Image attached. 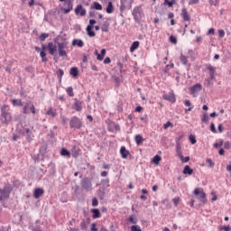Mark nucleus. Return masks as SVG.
I'll use <instances>...</instances> for the list:
<instances>
[{
  "label": "nucleus",
  "instance_id": "f257e3e1",
  "mask_svg": "<svg viewBox=\"0 0 231 231\" xmlns=\"http://www.w3.org/2000/svg\"><path fill=\"white\" fill-rule=\"evenodd\" d=\"M0 120L2 124L8 125L9 122H12V114L10 113V106L8 105H3L1 106Z\"/></svg>",
  "mask_w": 231,
  "mask_h": 231
},
{
  "label": "nucleus",
  "instance_id": "f03ea898",
  "mask_svg": "<svg viewBox=\"0 0 231 231\" xmlns=\"http://www.w3.org/2000/svg\"><path fill=\"white\" fill-rule=\"evenodd\" d=\"M134 21L137 23V24H140L142 23V19L145 17V14H143V9H142V6L137 5L134 8L132 12Z\"/></svg>",
  "mask_w": 231,
  "mask_h": 231
},
{
  "label": "nucleus",
  "instance_id": "7ed1b4c3",
  "mask_svg": "<svg viewBox=\"0 0 231 231\" xmlns=\"http://www.w3.org/2000/svg\"><path fill=\"white\" fill-rule=\"evenodd\" d=\"M12 192V185L7 184L3 189H0V201L3 199H7L10 198V193Z\"/></svg>",
  "mask_w": 231,
  "mask_h": 231
},
{
  "label": "nucleus",
  "instance_id": "20e7f679",
  "mask_svg": "<svg viewBox=\"0 0 231 231\" xmlns=\"http://www.w3.org/2000/svg\"><path fill=\"white\" fill-rule=\"evenodd\" d=\"M194 195L198 196V199L201 203H207V193L201 188H197L194 190Z\"/></svg>",
  "mask_w": 231,
  "mask_h": 231
},
{
  "label": "nucleus",
  "instance_id": "39448f33",
  "mask_svg": "<svg viewBox=\"0 0 231 231\" xmlns=\"http://www.w3.org/2000/svg\"><path fill=\"white\" fill-rule=\"evenodd\" d=\"M69 126L70 129H80L82 127V121L79 117L73 116L70 118Z\"/></svg>",
  "mask_w": 231,
  "mask_h": 231
},
{
  "label": "nucleus",
  "instance_id": "423d86ee",
  "mask_svg": "<svg viewBox=\"0 0 231 231\" xmlns=\"http://www.w3.org/2000/svg\"><path fill=\"white\" fill-rule=\"evenodd\" d=\"M91 187H93V184L91 182V179H89L88 177L82 179V180H81V188L84 190L89 191V190H91Z\"/></svg>",
  "mask_w": 231,
  "mask_h": 231
},
{
  "label": "nucleus",
  "instance_id": "0eeeda50",
  "mask_svg": "<svg viewBox=\"0 0 231 231\" xmlns=\"http://www.w3.org/2000/svg\"><path fill=\"white\" fill-rule=\"evenodd\" d=\"M48 51L50 55H52L53 60H55L57 62L58 59H57V45H54L52 42L48 43Z\"/></svg>",
  "mask_w": 231,
  "mask_h": 231
},
{
  "label": "nucleus",
  "instance_id": "6e6552de",
  "mask_svg": "<svg viewBox=\"0 0 231 231\" xmlns=\"http://www.w3.org/2000/svg\"><path fill=\"white\" fill-rule=\"evenodd\" d=\"M201 89H203V87L201 86V84L197 83L189 88V91H190L191 95H193V97H196V94L199 93V91H201Z\"/></svg>",
  "mask_w": 231,
  "mask_h": 231
},
{
  "label": "nucleus",
  "instance_id": "1a4fd4ad",
  "mask_svg": "<svg viewBox=\"0 0 231 231\" xmlns=\"http://www.w3.org/2000/svg\"><path fill=\"white\" fill-rule=\"evenodd\" d=\"M76 15H79V14L81 15V17H84L86 15V9L82 7V5H78L75 9Z\"/></svg>",
  "mask_w": 231,
  "mask_h": 231
},
{
  "label": "nucleus",
  "instance_id": "9d476101",
  "mask_svg": "<svg viewBox=\"0 0 231 231\" xmlns=\"http://www.w3.org/2000/svg\"><path fill=\"white\" fill-rule=\"evenodd\" d=\"M43 194L44 189L42 188H36L33 192V198H35V199H39V198H41V196H42Z\"/></svg>",
  "mask_w": 231,
  "mask_h": 231
},
{
  "label": "nucleus",
  "instance_id": "9b49d317",
  "mask_svg": "<svg viewBox=\"0 0 231 231\" xmlns=\"http://www.w3.org/2000/svg\"><path fill=\"white\" fill-rule=\"evenodd\" d=\"M163 100H168V102H171L174 104L176 102V97L173 94H165L162 96Z\"/></svg>",
  "mask_w": 231,
  "mask_h": 231
},
{
  "label": "nucleus",
  "instance_id": "f8f14e48",
  "mask_svg": "<svg viewBox=\"0 0 231 231\" xmlns=\"http://www.w3.org/2000/svg\"><path fill=\"white\" fill-rule=\"evenodd\" d=\"M184 106H186V107H189V108L185 109V113H189V111H192L194 109V106L190 102V100H185L184 101Z\"/></svg>",
  "mask_w": 231,
  "mask_h": 231
},
{
  "label": "nucleus",
  "instance_id": "ddd939ff",
  "mask_svg": "<svg viewBox=\"0 0 231 231\" xmlns=\"http://www.w3.org/2000/svg\"><path fill=\"white\" fill-rule=\"evenodd\" d=\"M120 154L124 160L129 156V151L125 149V146H122L120 149Z\"/></svg>",
  "mask_w": 231,
  "mask_h": 231
},
{
  "label": "nucleus",
  "instance_id": "4468645a",
  "mask_svg": "<svg viewBox=\"0 0 231 231\" xmlns=\"http://www.w3.org/2000/svg\"><path fill=\"white\" fill-rule=\"evenodd\" d=\"M73 109H75V111H82V102L79 101L76 99V101L73 104Z\"/></svg>",
  "mask_w": 231,
  "mask_h": 231
},
{
  "label": "nucleus",
  "instance_id": "2eb2a0df",
  "mask_svg": "<svg viewBox=\"0 0 231 231\" xmlns=\"http://www.w3.org/2000/svg\"><path fill=\"white\" fill-rule=\"evenodd\" d=\"M66 5H68V8L63 9V12L64 14H69V11L73 10V2H71V0H68Z\"/></svg>",
  "mask_w": 231,
  "mask_h": 231
},
{
  "label": "nucleus",
  "instance_id": "dca6fc26",
  "mask_svg": "<svg viewBox=\"0 0 231 231\" xmlns=\"http://www.w3.org/2000/svg\"><path fill=\"white\" fill-rule=\"evenodd\" d=\"M12 105L14 106V107H23V106H24L23 100L21 99H13Z\"/></svg>",
  "mask_w": 231,
  "mask_h": 231
},
{
  "label": "nucleus",
  "instance_id": "f3484780",
  "mask_svg": "<svg viewBox=\"0 0 231 231\" xmlns=\"http://www.w3.org/2000/svg\"><path fill=\"white\" fill-rule=\"evenodd\" d=\"M181 15H182L183 21H190V15H189V12H187V9L185 8L182 9Z\"/></svg>",
  "mask_w": 231,
  "mask_h": 231
},
{
  "label": "nucleus",
  "instance_id": "a211bd4d",
  "mask_svg": "<svg viewBox=\"0 0 231 231\" xmlns=\"http://www.w3.org/2000/svg\"><path fill=\"white\" fill-rule=\"evenodd\" d=\"M72 46L82 48L84 46V42L82 40L75 39L72 41Z\"/></svg>",
  "mask_w": 231,
  "mask_h": 231
},
{
  "label": "nucleus",
  "instance_id": "6ab92c4d",
  "mask_svg": "<svg viewBox=\"0 0 231 231\" xmlns=\"http://www.w3.org/2000/svg\"><path fill=\"white\" fill-rule=\"evenodd\" d=\"M176 152L180 160H183V153L181 152V145L180 144V143H177Z\"/></svg>",
  "mask_w": 231,
  "mask_h": 231
},
{
  "label": "nucleus",
  "instance_id": "aec40b11",
  "mask_svg": "<svg viewBox=\"0 0 231 231\" xmlns=\"http://www.w3.org/2000/svg\"><path fill=\"white\" fill-rule=\"evenodd\" d=\"M192 172H194V170H192L189 165H186L182 171L183 174H188L189 176H191Z\"/></svg>",
  "mask_w": 231,
  "mask_h": 231
},
{
  "label": "nucleus",
  "instance_id": "412c9836",
  "mask_svg": "<svg viewBox=\"0 0 231 231\" xmlns=\"http://www.w3.org/2000/svg\"><path fill=\"white\" fill-rule=\"evenodd\" d=\"M91 212L93 214L92 215L93 219H98V217H100V210L97 208H92Z\"/></svg>",
  "mask_w": 231,
  "mask_h": 231
},
{
  "label": "nucleus",
  "instance_id": "4be33fe9",
  "mask_svg": "<svg viewBox=\"0 0 231 231\" xmlns=\"http://www.w3.org/2000/svg\"><path fill=\"white\" fill-rule=\"evenodd\" d=\"M30 104H32L31 100H28L25 102L24 106L23 107V114L28 115V109H30Z\"/></svg>",
  "mask_w": 231,
  "mask_h": 231
},
{
  "label": "nucleus",
  "instance_id": "5701e85b",
  "mask_svg": "<svg viewBox=\"0 0 231 231\" xmlns=\"http://www.w3.org/2000/svg\"><path fill=\"white\" fill-rule=\"evenodd\" d=\"M87 33L88 37H95V35H97V33L93 32V26L91 25L87 26Z\"/></svg>",
  "mask_w": 231,
  "mask_h": 231
},
{
  "label": "nucleus",
  "instance_id": "b1692460",
  "mask_svg": "<svg viewBox=\"0 0 231 231\" xmlns=\"http://www.w3.org/2000/svg\"><path fill=\"white\" fill-rule=\"evenodd\" d=\"M106 12V14H113V12H115V7L113 6V2H108Z\"/></svg>",
  "mask_w": 231,
  "mask_h": 231
},
{
  "label": "nucleus",
  "instance_id": "393cba45",
  "mask_svg": "<svg viewBox=\"0 0 231 231\" xmlns=\"http://www.w3.org/2000/svg\"><path fill=\"white\" fill-rule=\"evenodd\" d=\"M134 140L137 145H142V143H143V137L141 134L135 135Z\"/></svg>",
  "mask_w": 231,
  "mask_h": 231
},
{
  "label": "nucleus",
  "instance_id": "a878e982",
  "mask_svg": "<svg viewBox=\"0 0 231 231\" xmlns=\"http://www.w3.org/2000/svg\"><path fill=\"white\" fill-rule=\"evenodd\" d=\"M46 115H48V116H51V118H55V116H57V111L52 109L51 107L46 112Z\"/></svg>",
  "mask_w": 231,
  "mask_h": 231
},
{
  "label": "nucleus",
  "instance_id": "bb28decb",
  "mask_svg": "<svg viewBox=\"0 0 231 231\" xmlns=\"http://www.w3.org/2000/svg\"><path fill=\"white\" fill-rule=\"evenodd\" d=\"M128 221L129 223H131L132 225H136V223H138V218H136V215H131L128 217Z\"/></svg>",
  "mask_w": 231,
  "mask_h": 231
},
{
  "label": "nucleus",
  "instance_id": "cd10ccee",
  "mask_svg": "<svg viewBox=\"0 0 231 231\" xmlns=\"http://www.w3.org/2000/svg\"><path fill=\"white\" fill-rule=\"evenodd\" d=\"M69 74L72 75V77H79V69L77 67H72L69 70Z\"/></svg>",
  "mask_w": 231,
  "mask_h": 231
},
{
  "label": "nucleus",
  "instance_id": "c85d7f7f",
  "mask_svg": "<svg viewBox=\"0 0 231 231\" xmlns=\"http://www.w3.org/2000/svg\"><path fill=\"white\" fill-rule=\"evenodd\" d=\"M61 156H67V158H71V153L66 148H62L60 152Z\"/></svg>",
  "mask_w": 231,
  "mask_h": 231
},
{
  "label": "nucleus",
  "instance_id": "c756f323",
  "mask_svg": "<svg viewBox=\"0 0 231 231\" xmlns=\"http://www.w3.org/2000/svg\"><path fill=\"white\" fill-rule=\"evenodd\" d=\"M180 60L182 64H184V66H187V64H189V59L183 54L180 55Z\"/></svg>",
  "mask_w": 231,
  "mask_h": 231
},
{
  "label": "nucleus",
  "instance_id": "7c9ffc66",
  "mask_svg": "<svg viewBox=\"0 0 231 231\" xmlns=\"http://www.w3.org/2000/svg\"><path fill=\"white\" fill-rule=\"evenodd\" d=\"M140 46V42H134L130 47V51H134Z\"/></svg>",
  "mask_w": 231,
  "mask_h": 231
},
{
  "label": "nucleus",
  "instance_id": "2f4dec72",
  "mask_svg": "<svg viewBox=\"0 0 231 231\" xmlns=\"http://www.w3.org/2000/svg\"><path fill=\"white\" fill-rule=\"evenodd\" d=\"M102 32H109V22H105L101 26Z\"/></svg>",
  "mask_w": 231,
  "mask_h": 231
},
{
  "label": "nucleus",
  "instance_id": "473e14b6",
  "mask_svg": "<svg viewBox=\"0 0 231 231\" xmlns=\"http://www.w3.org/2000/svg\"><path fill=\"white\" fill-rule=\"evenodd\" d=\"M206 68L207 69H208L209 74H216V67H213L212 65L208 64Z\"/></svg>",
  "mask_w": 231,
  "mask_h": 231
},
{
  "label": "nucleus",
  "instance_id": "72a5a7b5",
  "mask_svg": "<svg viewBox=\"0 0 231 231\" xmlns=\"http://www.w3.org/2000/svg\"><path fill=\"white\" fill-rule=\"evenodd\" d=\"M56 75L58 76V79H60V81H61L62 77L64 76V70H62V69H59L56 72Z\"/></svg>",
  "mask_w": 231,
  "mask_h": 231
},
{
  "label": "nucleus",
  "instance_id": "f704fd0d",
  "mask_svg": "<svg viewBox=\"0 0 231 231\" xmlns=\"http://www.w3.org/2000/svg\"><path fill=\"white\" fill-rule=\"evenodd\" d=\"M152 162L155 165H159L160 162H162V157L160 155H155L152 159Z\"/></svg>",
  "mask_w": 231,
  "mask_h": 231
},
{
  "label": "nucleus",
  "instance_id": "c9c22d12",
  "mask_svg": "<svg viewBox=\"0 0 231 231\" xmlns=\"http://www.w3.org/2000/svg\"><path fill=\"white\" fill-rule=\"evenodd\" d=\"M91 8H94V10H102V5L97 2H94L93 5H91Z\"/></svg>",
  "mask_w": 231,
  "mask_h": 231
},
{
  "label": "nucleus",
  "instance_id": "e433bc0d",
  "mask_svg": "<svg viewBox=\"0 0 231 231\" xmlns=\"http://www.w3.org/2000/svg\"><path fill=\"white\" fill-rule=\"evenodd\" d=\"M40 57H42V62H48V58H46V52L44 51L40 52Z\"/></svg>",
  "mask_w": 231,
  "mask_h": 231
},
{
  "label": "nucleus",
  "instance_id": "4c0bfd02",
  "mask_svg": "<svg viewBox=\"0 0 231 231\" xmlns=\"http://www.w3.org/2000/svg\"><path fill=\"white\" fill-rule=\"evenodd\" d=\"M24 131L27 134L28 142H32V131L30 130V128H25Z\"/></svg>",
  "mask_w": 231,
  "mask_h": 231
},
{
  "label": "nucleus",
  "instance_id": "58836bf2",
  "mask_svg": "<svg viewBox=\"0 0 231 231\" xmlns=\"http://www.w3.org/2000/svg\"><path fill=\"white\" fill-rule=\"evenodd\" d=\"M50 37V33H42L39 37V40L42 42L46 41V39H48Z\"/></svg>",
  "mask_w": 231,
  "mask_h": 231
},
{
  "label": "nucleus",
  "instance_id": "ea45409f",
  "mask_svg": "<svg viewBox=\"0 0 231 231\" xmlns=\"http://www.w3.org/2000/svg\"><path fill=\"white\" fill-rule=\"evenodd\" d=\"M60 57H68V52L64 49H58Z\"/></svg>",
  "mask_w": 231,
  "mask_h": 231
},
{
  "label": "nucleus",
  "instance_id": "a19ab883",
  "mask_svg": "<svg viewBox=\"0 0 231 231\" xmlns=\"http://www.w3.org/2000/svg\"><path fill=\"white\" fill-rule=\"evenodd\" d=\"M69 97H75V93L73 92V88L72 87H69L66 89Z\"/></svg>",
  "mask_w": 231,
  "mask_h": 231
},
{
  "label": "nucleus",
  "instance_id": "79ce46f5",
  "mask_svg": "<svg viewBox=\"0 0 231 231\" xmlns=\"http://www.w3.org/2000/svg\"><path fill=\"white\" fill-rule=\"evenodd\" d=\"M58 50H66V42H58Z\"/></svg>",
  "mask_w": 231,
  "mask_h": 231
},
{
  "label": "nucleus",
  "instance_id": "37998d69",
  "mask_svg": "<svg viewBox=\"0 0 231 231\" xmlns=\"http://www.w3.org/2000/svg\"><path fill=\"white\" fill-rule=\"evenodd\" d=\"M208 120H209L208 115L203 114L202 118H201V122H203L204 124H207V123H208Z\"/></svg>",
  "mask_w": 231,
  "mask_h": 231
},
{
  "label": "nucleus",
  "instance_id": "c03bdc74",
  "mask_svg": "<svg viewBox=\"0 0 231 231\" xmlns=\"http://www.w3.org/2000/svg\"><path fill=\"white\" fill-rule=\"evenodd\" d=\"M189 140L190 142V143H192V145H194V143H196V135L190 134L189 137Z\"/></svg>",
  "mask_w": 231,
  "mask_h": 231
},
{
  "label": "nucleus",
  "instance_id": "a18cd8bd",
  "mask_svg": "<svg viewBox=\"0 0 231 231\" xmlns=\"http://www.w3.org/2000/svg\"><path fill=\"white\" fill-rule=\"evenodd\" d=\"M131 231H142V228L138 225H134L131 226Z\"/></svg>",
  "mask_w": 231,
  "mask_h": 231
},
{
  "label": "nucleus",
  "instance_id": "49530a36",
  "mask_svg": "<svg viewBox=\"0 0 231 231\" xmlns=\"http://www.w3.org/2000/svg\"><path fill=\"white\" fill-rule=\"evenodd\" d=\"M170 42H171L172 44H178V39L171 35L170 36Z\"/></svg>",
  "mask_w": 231,
  "mask_h": 231
},
{
  "label": "nucleus",
  "instance_id": "de8ad7c7",
  "mask_svg": "<svg viewBox=\"0 0 231 231\" xmlns=\"http://www.w3.org/2000/svg\"><path fill=\"white\" fill-rule=\"evenodd\" d=\"M206 162H207V163H208V165L211 169H214V165H216V164L214 163V162H212V159H207Z\"/></svg>",
  "mask_w": 231,
  "mask_h": 231
},
{
  "label": "nucleus",
  "instance_id": "09e8293b",
  "mask_svg": "<svg viewBox=\"0 0 231 231\" xmlns=\"http://www.w3.org/2000/svg\"><path fill=\"white\" fill-rule=\"evenodd\" d=\"M114 82H116V86H120V78L118 76H113Z\"/></svg>",
  "mask_w": 231,
  "mask_h": 231
},
{
  "label": "nucleus",
  "instance_id": "8fccbe9b",
  "mask_svg": "<svg viewBox=\"0 0 231 231\" xmlns=\"http://www.w3.org/2000/svg\"><path fill=\"white\" fill-rule=\"evenodd\" d=\"M163 127L164 129H169V127H174V125H172V123L168 121L166 124L163 125Z\"/></svg>",
  "mask_w": 231,
  "mask_h": 231
},
{
  "label": "nucleus",
  "instance_id": "3c124183",
  "mask_svg": "<svg viewBox=\"0 0 231 231\" xmlns=\"http://www.w3.org/2000/svg\"><path fill=\"white\" fill-rule=\"evenodd\" d=\"M92 207H98V199L97 198L92 199Z\"/></svg>",
  "mask_w": 231,
  "mask_h": 231
},
{
  "label": "nucleus",
  "instance_id": "603ef678",
  "mask_svg": "<svg viewBox=\"0 0 231 231\" xmlns=\"http://www.w3.org/2000/svg\"><path fill=\"white\" fill-rule=\"evenodd\" d=\"M80 228L81 230H88V226L86 225V222L82 221L80 223Z\"/></svg>",
  "mask_w": 231,
  "mask_h": 231
},
{
  "label": "nucleus",
  "instance_id": "864d4df0",
  "mask_svg": "<svg viewBox=\"0 0 231 231\" xmlns=\"http://www.w3.org/2000/svg\"><path fill=\"white\" fill-rule=\"evenodd\" d=\"M180 161L182 162V163H188V162H190V157H189V156L182 157V159H180Z\"/></svg>",
  "mask_w": 231,
  "mask_h": 231
},
{
  "label": "nucleus",
  "instance_id": "5fc2aeb1",
  "mask_svg": "<svg viewBox=\"0 0 231 231\" xmlns=\"http://www.w3.org/2000/svg\"><path fill=\"white\" fill-rule=\"evenodd\" d=\"M172 201H173L175 207H178V205L180 204V197L173 199Z\"/></svg>",
  "mask_w": 231,
  "mask_h": 231
},
{
  "label": "nucleus",
  "instance_id": "6e6d98bb",
  "mask_svg": "<svg viewBox=\"0 0 231 231\" xmlns=\"http://www.w3.org/2000/svg\"><path fill=\"white\" fill-rule=\"evenodd\" d=\"M218 36L223 39L225 37V31L223 29L218 30Z\"/></svg>",
  "mask_w": 231,
  "mask_h": 231
},
{
  "label": "nucleus",
  "instance_id": "4d7b16f0",
  "mask_svg": "<svg viewBox=\"0 0 231 231\" xmlns=\"http://www.w3.org/2000/svg\"><path fill=\"white\" fill-rule=\"evenodd\" d=\"M222 145H223V141L214 143L215 149H218V147H222Z\"/></svg>",
  "mask_w": 231,
  "mask_h": 231
},
{
  "label": "nucleus",
  "instance_id": "13d9d810",
  "mask_svg": "<svg viewBox=\"0 0 231 231\" xmlns=\"http://www.w3.org/2000/svg\"><path fill=\"white\" fill-rule=\"evenodd\" d=\"M204 84L208 88V86L212 84V81L210 80V79H205Z\"/></svg>",
  "mask_w": 231,
  "mask_h": 231
},
{
  "label": "nucleus",
  "instance_id": "bf43d9fd",
  "mask_svg": "<svg viewBox=\"0 0 231 231\" xmlns=\"http://www.w3.org/2000/svg\"><path fill=\"white\" fill-rule=\"evenodd\" d=\"M210 130L212 133H217V130H216V125H214V123L211 124Z\"/></svg>",
  "mask_w": 231,
  "mask_h": 231
},
{
  "label": "nucleus",
  "instance_id": "052dcab7",
  "mask_svg": "<svg viewBox=\"0 0 231 231\" xmlns=\"http://www.w3.org/2000/svg\"><path fill=\"white\" fill-rule=\"evenodd\" d=\"M31 113H32V115H35L36 113V110H35V106L34 105H32L30 107H29Z\"/></svg>",
  "mask_w": 231,
  "mask_h": 231
},
{
  "label": "nucleus",
  "instance_id": "680f3d73",
  "mask_svg": "<svg viewBox=\"0 0 231 231\" xmlns=\"http://www.w3.org/2000/svg\"><path fill=\"white\" fill-rule=\"evenodd\" d=\"M220 230H225V231H230L231 230V227L230 226H224L220 228Z\"/></svg>",
  "mask_w": 231,
  "mask_h": 231
},
{
  "label": "nucleus",
  "instance_id": "e2e57ef3",
  "mask_svg": "<svg viewBox=\"0 0 231 231\" xmlns=\"http://www.w3.org/2000/svg\"><path fill=\"white\" fill-rule=\"evenodd\" d=\"M224 149H230V142H225L224 143Z\"/></svg>",
  "mask_w": 231,
  "mask_h": 231
},
{
  "label": "nucleus",
  "instance_id": "0e129e2a",
  "mask_svg": "<svg viewBox=\"0 0 231 231\" xmlns=\"http://www.w3.org/2000/svg\"><path fill=\"white\" fill-rule=\"evenodd\" d=\"M96 226H97V224L93 223V224L91 225L90 230H91V231H98V228H97Z\"/></svg>",
  "mask_w": 231,
  "mask_h": 231
},
{
  "label": "nucleus",
  "instance_id": "69168bd1",
  "mask_svg": "<svg viewBox=\"0 0 231 231\" xmlns=\"http://www.w3.org/2000/svg\"><path fill=\"white\" fill-rule=\"evenodd\" d=\"M102 185H109V179H105L101 180Z\"/></svg>",
  "mask_w": 231,
  "mask_h": 231
},
{
  "label": "nucleus",
  "instance_id": "338daca9",
  "mask_svg": "<svg viewBox=\"0 0 231 231\" xmlns=\"http://www.w3.org/2000/svg\"><path fill=\"white\" fill-rule=\"evenodd\" d=\"M104 64H111V58L106 57V58L104 60Z\"/></svg>",
  "mask_w": 231,
  "mask_h": 231
},
{
  "label": "nucleus",
  "instance_id": "774afa93",
  "mask_svg": "<svg viewBox=\"0 0 231 231\" xmlns=\"http://www.w3.org/2000/svg\"><path fill=\"white\" fill-rule=\"evenodd\" d=\"M199 3V0H189V5H198Z\"/></svg>",
  "mask_w": 231,
  "mask_h": 231
}]
</instances>
